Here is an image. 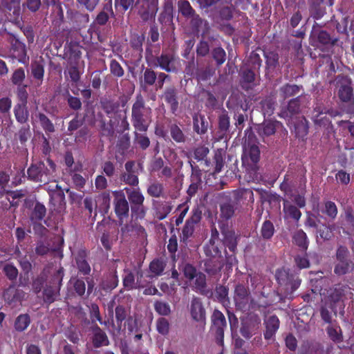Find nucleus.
Here are the masks:
<instances>
[{
  "mask_svg": "<svg viewBox=\"0 0 354 354\" xmlns=\"http://www.w3.org/2000/svg\"><path fill=\"white\" fill-rule=\"evenodd\" d=\"M338 104L346 113H354V91L352 80L346 75H338L336 83Z\"/></svg>",
  "mask_w": 354,
  "mask_h": 354,
  "instance_id": "f257e3e1",
  "label": "nucleus"
},
{
  "mask_svg": "<svg viewBox=\"0 0 354 354\" xmlns=\"http://www.w3.org/2000/svg\"><path fill=\"white\" fill-rule=\"evenodd\" d=\"M55 163L49 158L46 162L38 161L31 163L27 169V178L34 183L46 184L55 177Z\"/></svg>",
  "mask_w": 354,
  "mask_h": 354,
  "instance_id": "f03ea898",
  "label": "nucleus"
},
{
  "mask_svg": "<svg viewBox=\"0 0 354 354\" xmlns=\"http://www.w3.org/2000/svg\"><path fill=\"white\" fill-rule=\"evenodd\" d=\"M64 275L62 267H59L50 274L42 291L44 304L50 305L59 299Z\"/></svg>",
  "mask_w": 354,
  "mask_h": 354,
  "instance_id": "7ed1b4c3",
  "label": "nucleus"
},
{
  "mask_svg": "<svg viewBox=\"0 0 354 354\" xmlns=\"http://www.w3.org/2000/svg\"><path fill=\"white\" fill-rule=\"evenodd\" d=\"M151 108L147 107L143 97L139 94L136 97L131 109V122L136 131L145 132L148 129V118Z\"/></svg>",
  "mask_w": 354,
  "mask_h": 354,
  "instance_id": "20e7f679",
  "label": "nucleus"
},
{
  "mask_svg": "<svg viewBox=\"0 0 354 354\" xmlns=\"http://www.w3.org/2000/svg\"><path fill=\"white\" fill-rule=\"evenodd\" d=\"M259 159L260 150L257 145L248 144L247 147H245L241 157L242 165L250 180H255L258 178Z\"/></svg>",
  "mask_w": 354,
  "mask_h": 354,
  "instance_id": "39448f33",
  "label": "nucleus"
},
{
  "mask_svg": "<svg viewBox=\"0 0 354 354\" xmlns=\"http://www.w3.org/2000/svg\"><path fill=\"white\" fill-rule=\"evenodd\" d=\"M349 250L346 246H338L335 254L337 263L334 266V273L337 276L340 277L347 274L353 270L354 263L349 259Z\"/></svg>",
  "mask_w": 354,
  "mask_h": 354,
  "instance_id": "423d86ee",
  "label": "nucleus"
},
{
  "mask_svg": "<svg viewBox=\"0 0 354 354\" xmlns=\"http://www.w3.org/2000/svg\"><path fill=\"white\" fill-rule=\"evenodd\" d=\"M138 15L143 22L153 21L159 9V0H137Z\"/></svg>",
  "mask_w": 354,
  "mask_h": 354,
  "instance_id": "0eeeda50",
  "label": "nucleus"
},
{
  "mask_svg": "<svg viewBox=\"0 0 354 354\" xmlns=\"http://www.w3.org/2000/svg\"><path fill=\"white\" fill-rule=\"evenodd\" d=\"M202 219V210L198 207H195L191 212V215L186 220L182 229L180 242L187 245L188 240L193 236L196 225L198 224Z\"/></svg>",
  "mask_w": 354,
  "mask_h": 354,
  "instance_id": "6e6552de",
  "label": "nucleus"
},
{
  "mask_svg": "<svg viewBox=\"0 0 354 354\" xmlns=\"http://www.w3.org/2000/svg\"><path fill=\"white\" fill-rule=\"evenodd\" d=\"M178 12L187 20L194 30H198L203 24V19L192 8L187 0H179L177 3Z\"/></svg>",
  "mask_w": 354,
  "mask_h": 354,
  "instance_id": "1a4fd4ad",
  "label": "nucleus"
},
{
  "mask_svg": "<svg viewBox=\"0 0 354 354\" xmlns=\"http://www.w3.org/2000/svg\"><path fill=\"white\" fill-rule=\"evenodd\" d=\"M113 195L114 212L118 218L119 225H122L129 218L130 205L123 191H114Z\"/></svg>",
  "mask_w": 354,
  "mask_h": 354,
  "instance_id": "9d476101",
  "label": "nucleus"
},
{
  "mask_svg": "<svg viewBox=\"0 0 354 354\" xmlns=\"http://www.w3.org/2000/svg\"><path fill=\"white\" fill-rule=\"evenodd\" d=\"M275 277L280 286H285L287 290L290 288L291 292L296 290L301 284L298 274L290 272V270L278 269Z\"/></svg>",
  "mask_w": 354,
  "mask_h": 354,
  "instance_id": "9b49d317",
  "label": "nucleus"
},
{
  "mask_svg": "<svg viewBox=\"0 0 354 354\" xmlns=\"http://www.w3.org/2000/svg\"><path fill=\"white\" fill-rule=\"evenodd\" d=\"M178 57L174 53L162 51L158 56L155 57L153 66L159 67L167 73H177Z\"/></svg>",
  "mask_w": 354,
  "mask_h": 354,
  "instance_id": "f8f14e48",
  "label": "nucleus"
},
{
  "mask_svg": "<svg viewBox=\"0 0 354 354\" xmlns=\"http://www.w3.org/2000/svg\"><path fill=\"white\" fill-rule=\"evenodd\" d=\"M212 330L215 333L216 343L222 346L224 342V330L227 328V322L223 313L215 309L211 316Z\"/></svg>",
  "mask_w": 354,
  "mask_h": 354,
  "instance_id": "ddd939ff",
  "label": "nucleus"
},
{
  "mask_svg": "<svg viewBox=\"0 0 354 354\" xmlns=\"http://www.w3.org/2000/svg\"><path fill=\"white\" fill-rule=\"evenodd\" d=\"M301 95H297L289 100L286 104H281L279 116L288 122L301 112Z\"/></svg>",
  "mask_w": 354,
  "mask_h": 354,
  "instance_id": "4468645a",
  "label": "nucleus"
},
{
  "mask_svg": "<svg viewBox=\"0 0 354 354\" xmlns=\"http://www.w3.org/2000/svg\"><path fill=\"white\" fill-rule=\"evenodd\" d=\"M189 312L192 319L204 327L206 323V310L200 297H192Z\"/></svg>",
  "mask_w": 354,
  "mask_h": 354,
  "instance_id": "2eb2a0df",
  "label": "nucleus"
},
{
  "mask_svg": "<svg viewBox=\"0 0 354 354\" xmlns=\"http://www.w3.org/2000/svg\"><path fill=\"white\" fill-rule=\"evenodd\" d=\"M261 320L257 314H250L240 328L241 335L246 339H250L259 330Z\"/></svg>",
  "mask_w": 354,
  "mask_h": 354,
  "instance_id": "dca6fc26",
  "label": "nucleus"
},
{
  "mask_svg": "<svg viewBox=\"0 0 354 354\" xmlns=\"http://www.w3.org/2000/svg\"><path fill=\"white\" fill-rule=\"evenodd\" d=\"M49 195L52 210L58 214L63 213L66 206L64 190L57 184L56 189L52 190Z\"/></svg>",
  "mask_w": 354,
  "mask_h": 354,
  "instance_id": "f3484780",
  "label": "nucleus"
},
{
  "mask_svg": "<svg viewBox=\"0 0 354 354\" xmlns=\"http://www.w3.org/2000/svg\"><path fill=\"white\" fill-rule=\"evenodd\" d=\"M125 171L120 175V180L131 187H138L139 184L138 172L136 168V162L129 160L124 165Z\"/></svg>",
  "mask_w": 354,
  "mask_h": 354,
  "instance_id": "a211bd4d",
  "label": "nucleus"
},
{
  "mask_svg": "<svg viewBox=\"0 0 354 354\" xmlns=\"http://www.w3.org/2000/svg\"><path fill=\"white\" fill-rule=\"evenodd\" d=\"M13 39L11 41L10 49V57L18 60L19 62L26 64L29 61L27 55V50L25 44L19 40L15 35H12Z\"/></svg>",
  "mask_w": 354,
  "mask_h": 354,
  "instance_id": "6ab92c4d",
  "label": "nucleus"
},
{
  "mask_svg": "<svg viewBox=\"0 0 354 354\" xmlns=\"http://www.w3.org/2000/svg\"><path fill=\"white\" fill-rule=\"evenodd\" d=\"M161 98L169 106L170 111L173 114H176L179 108L178 88L174 85L165 87L161 95Z\"/></svg>",
  "mask_w": 354,
  "mask_h": 354,
  "instance_id": "aec40b11",
  "label": "nucleus"
},
{
  "mask_svg": "<svg viewBox=\"0 0 354 354\" xmlns=\"http://www.w3.org/2000/svg\"><path fill=\"white\" fill-rule=\"evenodd\" d=\"M301 180L306 182L305 178L299 177L295 174H286L283 177V182L279 185V188L285 195L289 196L292 193L298 192L297 187Z\"/></svg>",
  "mask_w": 354,
  "mask_h": 354,
  "instance_id": "412c9836",
  "label": "nucleus"
},
{
  "mask_svg": "<svg viewBox=\"0 0 354 354\" xmlns=\"http://www.w3.org/2000/svg\"><path fill=\"white\" fill-rule=\"evenodd\" d=\"M249 288L241 283H238L234 288V300L237 309L244 310L246 309L250 297Z\"/></svg>",
  "mask_w": 354,
  "mask_h": 354,
  "instance_id": "4be33fe9",
  "label": "nucleus"
},
{
  "mask_svg": "<svg viewBox=\"0 0 354 354\" xmlns=\"http://www.w3.org/2000/svg\"><path fill=\"white\" fill-rule=\"evenodd\" d=\"M281 129L284 134L288 131L284 128L283 124L276 120H265L259 127L258 133L261 136H270L275 133L277 129Z\"/></svg>",
  "mask_w": 354,
  "mask_h": 354,
  "instance_id": "5701e85b",
  "label": "nucleus"
},
{
  "mask_svg": "<svg viewBox=\"0 0 354 354\" xmlns=\"http://www.w3.org/2000/svg\"><path fill=\"white\" fill-rule=\"evenodd\" d=\"M118 283L119 279L117 270H115L104 276L99 284V291L101 292L102 295H103L102 292L104 294L109 293L118 286Z\"/></svg>",
  "mask_w": 354,
  "mask_h": 354,
  "instance_id": "b1692460",
  "label": "nucleus"
},
{
  "mask_svg": "<svg viewBox=\"0 0 354 354\" xmlns=\"http://www.w3.org/2000/svg\"><path fill=\"white\" fill-rule=\"evenodd\" d=\"M232 201L236 205L252 204L254 201L253 191L248 188H241L232 192Z\"/></svg>",
  "mask_w": 354,
  "mask_h": 354,
  "instance_id": "393cba45",
  "label": "nucleus"
},
{
  "mask_svg": "<svg viewBox=\"0 0 354 354\" xmlns=\"http://www.w3.org/2000/svg\"><path fill=\"white\" fill-rule=\"evenodd\" d=\"M189 163L192 169V183L189 185L187 193L192 198L197 192L201 183V171L198 165L193 160H189Z\"/></svg>",
  "mask_w": 354,
  "mask_h": 354,
  "instance_id": "a878e982",
  "label": "nucleus"
},
{
  "mask_svg": "<svg viewBox=\"0 0 354 354\" xmlns=\"http://www.w3.org/2000/svg\"><path fill=\"white\" fill-rule=\"evenodd\" d=\"M266 330L263 336L266 340L274 339L275 334L279 328L280 322L275 315H271L264 319Z\"/></svg>",
  "mask_w": 354,
  "mask_h": 354,
  "instance_id": "bb28decb",
  "label": "nucleus"
},
{
  "mask_svg": "<svg viewBox=\"0 0 354 354\" xmlns=\"http://www.w3.org/2000/svg\"><path fill=\"white\" fill-rule=\"evenodd\" d=\"M224 265L223 259H206L204 261V270L209 277L218 276Z\"/></svg>",
  "mask_w": 354,
  "mask_h": 354,
  "instance_id": "cd10ccee",
  "label": "nucleus"
},
{
  "mask_svg": "<svg viewBox=\"0 0 354 354\" xmlns=\"http://www.w3.org/2000/svg\"><path fill=\"white\" fill-rule=\"evenodd\" d=\"M93 333L92 344L94 348H100L109 344L106 333L96 324L91 327Z\"/></svg>",
  "mask_w": 354,
  "mask_h": 354,
  "instance_id": "c85d7f7f",
  "label": "nucleus"
},
{
  "mask_svg": "<svg viewBox=\"0 0 354 354\" xmlns=\"http://www.w3.org/2000/svg\"><path fill=\"white\" fill-rule=\"evenodd\" d=\"M299 209L288 199L283 200V212L285 220L292 219L295 221H299L302 215Z\"/></svg>",
  "mask_w": 354,
  "mask_h": 354,
  "instance_id": "c756f323",
  "label": "nucleus"
},
{
  "mask_svg": "<svg viewBox=\"0 0 354 354\" xmlns=\"http://www.w3.org/2000/svg\"><path fill=\"white\" fill-rule=\"evenodd\" d=\"M279 91L281 97L283 100H286L290 97H295L297 95L302 96L304 87L302 85L286 83L280 87Z\"/></svg>",
  "mask_w": 354,
  "mask_h": 354,
  "instance_id": "7c9ffc66",
  "label": "nucleus"
},
{
  "mask_svg": "<svg viewBox=\"0 0 354 354\" xmlns=\"http://www.w3.org/2000/svg\"><path fill=\"white\" fill-rule=\"evenodd\" d=\"M297 192L292 193V194L288 196L299 208H304L306 205V185L305 180H301L298 185Z\"/></svg>",
  "mask_w": 354,
  "mask_h": 354,
  "instance_id": "2f4dec72",
  "label": "nucleus"
},
{
  "mask_svg": "<svg viewBox=\"0 0 354 354\" xmlns=\"http://www.w3.org/2000/svg\"><path fill=\"white\" fill-rule=\"evenodd\" d=\"M157 80V73L151 68H146L143 71V74L140 79V88L146 91L147 88L153 85L156 86Z\"/></svg>",
  "mask_w": 354,
  "mask_h": 354,
  "instance_id": "473e14b6",
  "label": "nucleus"
},
{
  "mask_svg": "<svg viewBox=\"0 0 354 354\" xmlns=\"http://www.w3.org/2000/svg\"><path fill=\"white\" fill-rule=\"evenodd\" d=\"M87 252L80 250L75 257V263L78 272L83 275H88L91 272V266L87 261Z\"/></svg>",
  "mask_w": 354,
  "mask_h": 354,
  "instance_id": "72a5a7b5",
  "label": "nucleus"
},
{
  "mask_svg": "<svg viewBox=\"0 0 354 354\" xmlns=\"http://www.w3.org/2000/svg\"><path fill=\"white\" fill-rule=\"evenodd\" d=\"M193 129L198 135H204L208 130V122L204 115L194 113L193 117Z\"/></svg>",
  "mask_w": 354,
  "mask_h": 354,
  "instance_id": "f704fd0d",
  "label": "nucleus"
},
{
  "mask_svg": "<svg viewBox=\"0 0 354 354\" xmlns=\"http://www.w3.org/2000/svg\"><path fill=\"white\" fill-rule=\"evenodd\" d=\"M122 191H125L127 195L128 202L130 206L144 203L145 196L139 187H124V189Z\"/></svg>",
  "mask_w": 354,
  "mask_h": 354,
  "instance_id": "c9c22d12",
  "label": "nucleus"
},
{
  "mask_svg": "<svg viewBox=\"0 0 354 354\" xmlns=\"http://www.w3.org/2000/svg\"><path fill=\"white\" fill-rule=\"evenodd\" d=\"M192 281V288L193 290L203 295H207L208 290H207L206 276L204 273L198 272L196 277H194V279Z\"/></svg>",
  "mask_w": 354,
  "mask_h": 354,
  "instance_id": "e433bc0d",
  "label": "nucleus"
},
{
  "mask_svg": "<svg viewBox=\"0 0 354 354\" xmlns=\"http://www.w3.org/2000/svg\"><path fill=\"white\" fill-rule=\"evenodd\" d=\"M31 75L37 81L38 85H41L44 77V64L43 59L35 60L30 64Z\"/></svg>",
  "mask_w": 354,
  "mask_h": 354,
  "instance_id": "4c0bfd02",
  "label": "nucleus"
},
{
  "mask_svg": "<svg viewBox=\"0 0 354 354\" xmlns=\"http://www.w3.org/2000/svg\"><path fill=\"white\" fill-rule=\"evenodd\" d=\"M203 251L207 259H223L221 249L212 239H210L209 242L204 245Z\"/></svg>",
  "mask_w": 354,
  "mask_h": 354,
  "instance_id": "58836bf2",
  "label": "nucleus"
},
{
  "mask_svg": "<svg viewBox=\"0 0 354 354\" xmlns=\"http://www.w3.org/2000/svg\"><path fill=\"white\" fill-rule=\"evenodd\" d=\"M235 209V203L229 198L220 205L221 217L225 221L230 219L234 214Z\"/></svg>",
  "mask_w": 354,
  "mask_h": 354,
  "instance_id": "ea45409f",
  "label": "nucleus"
},
{
  "mask_svg": "<svg viewBox=\"0 0 354 354\" xmlns=\"http://www.w3.org/2000/svg\"><path fill=\"white\" fill-rule=\"evenodd\" d=\"M13 112L17 122L21 124H27L29 118L28 104H16L14 106Z\"/></svg>",
  "mask_w": 354,
  "mask_h": 354,
  "instance_id": "a19ab883",
  "label": "nucleus"
},
{
  "mask_svg": "<svg viewBox=\"0 0 354 354\" xmlns=\"http://www.w3.org/2000/svg\"><path fill=\"white\" fill-rule=\"evenodd\" d=\"M168 129L171 139L176 143H184L187 140L185 133L177 123L169 124Z\"/></svg>",
  "mask_w": 354,
  "mask_h": 354,
  "instance_id": "79ce46f5",
  "label": "nucleus"
},
{
  "mask_svg": "<svg viewBox=\"0 0 354 354\" xmlns=\"http://www.w3.org/2000/svg\"><path fill=\"white\" fill-rule=\"evenodd\" d=\"M166 265L167 262L163 258H156L150 262L149 269L153 277H159L162 275Z\"/></svg>",
  "mask_w": 354,
  "mask_h": 354,
  "instance_id": "37998d69",
  "label": "nucleus"
},
{
  "mask_svg": "<svg viewBox=\"0 0 354 354\" xmlns=\"http://www.w3.org/2000/svg\"><path fill=\"white\" fill-rule=\"evenodd\" d=\"M109 13L114 15L111 4L106 3L96 16L94 23L99 26H104L109 19Z\"/></svg>",
  "mask_w": 354,
  "mask_h": 354,
  "instance_id": "c03bdc74",
  "label": "nucleus"
},
{
  "mask_svg": "<svg viewBox=\"0 0 354 354\" xmlns=\"http://www.w3.org/2000/svg\"><path fill=\"white\" fill-rule=\"evenodd\" d=\"M294 243L297 245L302 251H306L308 247L309 241L307 235L303 230H297L293 236Z\"/></svg>",
  "mask_w": 354,
  "mask_h": 354,
  "instance_id": "a18cd8bd",
  "label": "nucleus"
},
{
  "mask_svg": "<svg viewBox=\"0 0 354 354\" xmlns=\"http://www.w3.org/2000/svg\"><path fill=\"white\" fill-rule=\"evenodd\" d=\"M147 193L153 198H160L165 195V188L162 183L155 181L149 184L147 188Z\"/></svg>",
  "mask_w": 354,
  "mask_h": 354,
  "instance_id": "49530a36",
  "label": "nucleus"
},
{
  "mask_svg": "<svg viewBox=\"0 0 354 354\" xmlns=\"http://www.w3.org/2000/svg\"><path fill=\"white\" fill-rule=\"evenodd\" d=\"M223 234V245L227 248L230 252L234 253L237 246V241L234 232L233 231L227 230L224 231Z\"/></svg>",
  "mask_w": 354,
  "mask_h": 354,
  "instance_id": "de8ad7c7",
  "label": "nucleus"
},
{
  "mask_svg": "<svg viewBox=\"0 0 354 354\" xmlns=\"http://www.w3.org/2000/svg\"><path fill=\"white\" fill-rule=\"evenodd\" d=\"M326 333L331 341L335 344H339L343 342V334L340 326H328L326 328Z\"/></svg>",
  "mask_w": 354,
  "mask_h": 354,
  "instance_id": "09e8293b",
  "label": "nucleus"
},
{
  "mask_svg": "<svg viewBox=\"0 0 354 354\" xmlns=\"http://www.w3.org/2000/svg\"><path fill=\"white\" fill-rule=\"evenodd\" d=\"M294 131L295 136L298 138L304 139L308 133V121L305 118H302L300 120L295 123Z\"/></svg>",
  "mask_w": 354,
  "mask_h": 354,
  "instance_id": "8fccbe9b",
  "label": "nucleus"
},
{
  "mask_svg": "<svg viewBox=\"0 0 354 354\" xmlns=\"http://www.w3.org/2000/svg\"><path fill=\"white\" fill-rule=\"evenodd\" d=\"M30 322L28 314H21L15 319L14 328L17 332H23L29 326Z\"/></svg>",
  "mask_w": 354,
  "mask_h": 354,
  "instance_id": "3c124183",
  "label": "nucleus"
},
{
  "mask_svg": "<svg viewBox=\"0 0 354 354\" xmlns=\"http://www.w3.org/2000/svg\"><path fill=\"white\" fill-rule=\"evenodd\" d=\"M46 214V208L42 203L37 202L30 214L32 222H39L44 219Z\"/></svg>",
  "mask_w": 354,
  "mask_h": 354,
  "instance_id": "603ef678",
  "label": "nucleus"
},
{
  "mask_svg": "<svg viewBox=\"0 0 354 354\" xmlns=\"http://www.w3.org/2000/svg\"><path fill=\"white\" fill-rule=\"evenodd\" d=\"M82 52L79 47L72 43L69 44L68 50V64H79V61L81 58Z\"/></svg>",
  "mask_w": 354,
  "mask_h": 354,
  "instance_id": "864d4df0",
  "label": "nucleus"
},
{
  "mask_svg": "<svg viewBox=\"0 0 354 354\" xmlns=\"http://www.w3.org/2000/svg\"><path fill=\"white\" fill-rule=\"evenodd\" d=\"M131 216L133 221H138L145 218L147 207L143 204L131 205Z\"/></svg>",
  "mask_w": 354,
  "mask_h": 354,
  "instance_id": "5fc2aeb1",
  "label": "nucleus"
},
{
  "mask_svg": "<svg viewBox=\"0 0 354 354\" xmlns=\"http://www.w3.org/2000/svg\"><path fill=\"white\" fill-rule=\"evenodd\" d=\"M48 279L44 272H41L34 278L31 285L33 292L37 295L42 292Z\"/></svg>",
  "mask_w": 354,
  "mask_h": 354,
  "instance_id": "6e6d98bb",
  "label": "nucleus"
},
{
  "mask_svg": "<svg viewBox=\"0 0 354 354\" xmlns=\"http://www.w3.org/2000/svg\"><path fill=\"white\" fill-rule=\"evenodd\" d=\"M124 272L125 274L122 278V285L124 288L127 290L136 288L138 286H136L137 283L135 281V275L132 271L129 269H124Z\"/></svg>",
  "mask_w": 354,
  "mask_h": 354,
  "instance_id": "4d7b16f0",
  "label": "nucleus"
},
{
  "mask_svg": "<svg viewBox=\"0 0 354 354\" xmlns=\"http://www.w3.org/2000/svg\"><path fill=\"white\" fill-rule=\"evenodd\" d=\"M41 128L46 133H54L55 131L53 122L43 113H39L37 115Z\"/></svg>",
  "mask_w": 354,
  "mask_h": 354,
  "instance_id": "13d9d810",
  "label": "nucleus"
},
{
  "mask_svg": "<svg viewBox=\"0 0 354 354\" xmlns=\"http://www.w3.org/2000/svg\"><path fill=\"white\" fill-rule=\"evenodd\" d=\"M72 21L78 28L85 27L89 22V15L77 11L73 15Z\"/></svg>",
  "mask_w": 354,
  "mask_h": 354,
  "instance_id": "bf43d9fd",
  "label": "nucleus"
},
{
  "mask_svg": "<svg viewBox=\"0 0 354 354\" xmlns=\"http://www.w3.org/2000/svg\"><path fill=\"white\" fill-rule=\"evenodd\" d=\"M275 232L274 226L272 221L266 220L261 227V236L263 239L270 240Z\"/></svg>",
  "mask_w": 354,
  "mask_h": 354,
  "instance_id": "052dcab7",
  "label": "nucleus"
},
{
  "mask_svg": "<svg viewBox=\"0 0 354 354\" xmlns=\"http://www.w3.org/2000/svg\"><path fill=\"white\" fill-rule=\"evenodd\" d=\"M64 97V99L71 109L75 111H78L82 109V103L80 97L73 96L70 94L68 91L66 92Z\"/></svg>",
  "mask_w": 354,
  "mask_h": 354,
  "instance_id": "680f3d73",
  "label": "nucleus"
},
{
  "mask_svg": "<svg viewBox=\"0 0 354 354\" xmlns=\"http://www.w3.org/2000/svg\"><path fill=\"white\" fill-rule=\"evenodd\" d=\"M211 55L217 66H221L226 60V53L221 46L214 48L211 51Z\"/></svg>",
  "mask_w": 354,
  "mask_h": 354,
  "instance_id": "e2e57ef3",
  "label": "nucleus"
},
{
  "mask_svg": "<svg viewBox=\"0 0 354 354\" xmlns=\"http://www.w3.org/2000/svg\"><path fill=\"white\" fill-rule=\"evenodd\" d=\"M144 35H136L131 37L130 40V45L131 48L137 51L139 54V57H142L143 52L142 45L145 41Z\"/></svg>",
  "mask_w": 354,
  "mask_h": 354,
  "instance_id": "0e129e2a",
  "label": "nucleus"
},
{
  "mask_svg": "<svg viewBox=\"0 0 354 354\" xmlns=\"http://www.w3.org/2000/svg\"><path fill=\"white\" fill-rule=\"evenodd\" d=\"M115 319L117 324L121 325L122 322L124 321L130 313V308L124 305L119 304L115 309Z\"/></svg>",
  "mask_w": 354,
  "mask_h": 354,
  "instance_id": "69168bd1",
  "label": "nucleus"
},
{
  "mask_svg": "<svg viewBox=\"0 0 354 354\" xmlns=\"http://www.w3.org/2000/svg\"><path fill=\"white\" fill-rule=\"evenodd\" d=\"M322 213L326 214L330 219L335 220L338 213L337 205L331 201H326Z\"/></svg>",
  "mask_w": 354,
  "mask_h": 354,
  "instance_id": "338daca9",
  "label": "nucleus"
},
{
  "mask_svg": "<svg viewBox=\"0 0 354 354\" xmlns=\"http://www.w3.org/2000/svg\"><path fill=\"white\" fill-rule=\"evenodd\" d=\"M255 80V73L252 69H246L241 74V86L244 89L248 88L247 84H252Z\"/></svg>",
  "mask_w": 354,
  "mask_h": 354,
  "instance_id": "774afa93",
  "label": "nucleus"
}]
</instances>
